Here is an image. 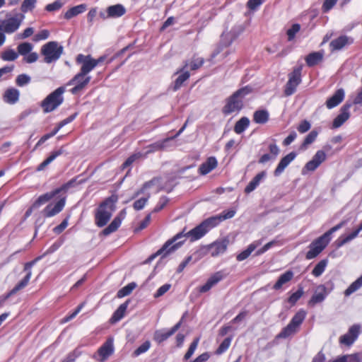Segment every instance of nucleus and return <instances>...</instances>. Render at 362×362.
<instances>
[{
	"label": "nucleus",
	"mask_w": 362,
	"mask_h": 362,
	"mask_svg": "<svg viewBox=\"0 0 362 362\" xmlns=\"http://www.w3.org/2000/svg\"><path fill=\"white\" fill-rule=\"evenodd\" d=\"M25 16L22 13L7 14L6 19L0 23V30L6 34H12L20 28Z\"/></svg>",
	"instance_id": "8"
},
{
	"label": "nucleus",
	"mask_w": 362,
	"mask_h": 362,
	"mask_svg": "<svg viewBox=\"0 0 362 362\" xmlns=\"http://www.w3.org/2000/svg\"><path fill=\"white\" fill-rule=\"evenodd\" d=\"M218 162L215 157L211 156L203 163L199 168V171L202 175H206L217 167Z\"/></svg>",
	"instance_id": "32"
},
{
	"label": "nucleus",
	"mask_w": 362,
	"mask_h": 362,
	"mask_svg": "<svg viewBox=\"0 0 362 362\" xmlns=\"http://www.w3.org/2000/svg\"><path fill=\"white\" fill-rule=\"evenodd\" d=\"M199 342V338L197 337L193 340V341L191 343L187 351L184 356V360L187 361L191 358V356L194 354L196 349L197 348V346Z\"/></svg>",
	"instance_id": "50"
},
{
	"label": "nucleus",
	"mask_w": 362,
	"mask_h": 362,
	"mask_svg": "<svg viewBox=\"0 0 362 362\" xmlns=\"http://www.w3.org/2000/svg\"><path fill=\"white\" fill-rule=\"evenodd\" d=\"M66 203V197L60 199L56 204H48L42 211L45 217H52L61 212Z\"/></svg>",
	"instance_id": "19"
},
{
	"label": "nucleus",
	"mask_w": 362,
	"mask_h": 362,
	"mask_svg": "<svg viewBox=\"0 0 362 362\" xmlns=\"http://www.w3.org/2000/svg\"><path fill=\"white\" fill-rule=\"evenodd\" d=\"M324 57L323 51L321 52H315L309 54L306 58L305 62L308 66H313L320 62L322 61Z\"/></svg>",
	"instance_id": "35"
},
{
	"label": "nucleus",
	"mask_w": 362,
	"mask_h": 362,
	"mask_svg": "<svg viewBox=\"0 0 362 362\" xmlns=\"http://www.w3.org/2000/svg\"><path fill=\"white\" fill-rule=\"evenodd\" d=\"M64 92L65 88L61 86L48 95L42 102L44 112H50L57 108L64 101L63 93Z\"/></svg>",
	"instance_id": "7"
},
{
	"label": "nucleus",
	"mask_w": 362,
	"mask_h": 362,
	"mask_svg": "<svg viewBox=\"0 0 362 362\" xmlns=\"http://www.w3.org/2000/svg\"><path fill=\"white\" fill-rule=\"evenodd\" d=\"M186 127H187V122H185L184 124V125L182 127V128L177 132V134L174 136L166 138V139H163V141H156V142L149 145L147 147L148 150L146 151V153H151L158 151H162V150H164L165 148H166L168 146V143L170 142V141L175 139L179 135H180L182 134V132L185 130Z\"/></svg>",
	"instance_id": "15"
},
{
	"label": "nucleus",
	"mask_w": 362,
	"mask_h": 362,
	"mask_svg": "<svg viewBox=\"0 0 362 362\" xmlns=\"http://www.w3.org/2000/svg\"><path fill=\"white\" fill-rule=\"evenodd\" d=\"M361 358L358 354H346L338 356L329 362H360Z\"/></svg>",
	"instance_id": "42"
},
{
	"label": "nucleus",
	"mask_w": 362,
	"mask_h": 362,
	"mask_svg": "<svg viewBox=\"0 0 362 362\" xmlns=\"http://www.w3.org/2000/svg\"><path fill=\"white\" fill-rule=\"evenodd\" d=\"M118 200L116 194H112L103 202L95 214V223L98 227L105 226L115 210V203Z\"/></svg>",
	"instance_id": "2"
},
{
	"label": "nucleus",
	"mask_w": 362,
	"mask_h": 362,
	"mask_svg": "<svg viewBox=\"0 0 362 362\" xmlns=\"http://www.w3.org/2000/svg\"><path fill=\"white\" fill-rule=\"evenodd\" d=\"M81 64L80 71L76 74L67 83L66 86L75 85L70 92L72 94H76L85 88L90 81L91 77L88 74L91 71L83 63H77Z\"/></svg>",
	"instance_id": "4"
},
{
	"label": "nucleus",
	"mask_w": 362,
	"mask_h": 362,
	"mask_svg": "<svg viewBox=\"0 0 362 362\" xmlns=\"http://www.w3.org/2000/svg\"><path fill=\"white\" fill-rule=\"evenodd\" d=\"M223 275L222 272H218L212 275L206 281V283L199 288L201 293H205L209 291L214 285L222 280Z\"/></svg>",
	"instance_id": "27"
},
{
	"label": "nucleus",
	"mask_w": 362,
	"mask_h": 362,
	"mask_svg": "<svg viewBox=\"0 0 362 362\" xmlns=\"http://www.w3.org/2000/svg\"><path fill=\"white\" fill-rule=\"evenodd\" d=\"M223 275L222 272H218L212 275L206 281V283L199 288L201 293H205L209 291L214 285L222 280Z\"/></svg>",
	"instance_id": "28"
},
{
	"label": "nucleus",
	"mask_w": 362,
	"mask_h": 362,
	"mask_svg": "<svg viewBox=\"0 0 362 362\" xmlns=\"http://www.w3.org/2000/svg\"><path fill=\"white\" fill-rule=\"evenodd\" d=\"M30 81V77L27 74H20L17 76L16 83L18 86H23Z\"/></svg>",
	"instance_id": "58"
},
{
	"label": "nucleus",
	"mask_w": 362,
	"mask_h": 362,
	"mask_svg": "<svg viewBox=\"0 0 362 362\" xmlns=\"http://www.w3.org/2000/svg\"><path fill=\"white\" fill-rule=\"evenodd\" d=\"M124 212L122 211L120 213V214L118 215L117 216H116L113 219V221L110 223V224L103 230L102 233L104 235L107 236V235H109L110 234L115 232L120 226V225L122 223V220L124 218Z\"/></svg>",
	"instance_id": "31"
},
{
	"label": "nucleus",
	"mask_w": 362,
	"mask_h": 362,
	"mask_svg": "<svg viewBox=\"0 0 362 362\" xmlns=\"http://www.w3.org/2000/svg\"><path fill=\"white\" fill-rule=\"evenodd\" d=\"M75 180H71L66 184L63 185L61 187L40 195L37 199V200L33 203V208H39L41 205L48 202L49 200H51L53 197H54L62 191H66L70 187H74L75 185Z\"/></svg>",
	"instance_id": "9"
},
{
	"label": "nucleus",
	"mask_w": 362,
	"mask_h": 362,
	"mask_svg": "<svg viewBox=\"0 0 362 362\" xmlns=\"http://www.w3.org/2000/svg\"><path fill=\"white\" fill-rule=\"evenodd\" d=\"M20 92L18 89L10 88L5 90L3 95V100L5 103L13 105L19 100Z\"/></svg>",
	"instance_id": "30"
},
{
	"label": "nucleus",
	"mask_w": 362,
	"mask_h": 362,
	"mask_svg": "<svg viewBox=\"0 0 362 362\" xmlns=\"http://www.w3.org/2000/svg\"><path fill=\"white\" fill-rule=\"evenodd\" d=\"M354 39L347 35H341L332 40L329 43V47L332 52L338 51L347 45L353 44Z\"/></svg>",
	"instance_id": "20"
},
{
	"label": "nucleus",
	"mask_w": 362,
	"mask_h": 362,
	"mask_svg": "<svg viewBox=\"0 0 362 362\" xmlns=\"http://www.w3.org/2000/svg\"><path fill=\"white\" fill-rule=\"evenodd\" d=\"M251 88L248 86H245L235 91L227 99L226 103L223 108V113L229 115L232 112L240 111L243 106V98L249 94Z\"/></svg>",
	"instance_id": "3"
},
{
	"label": "nucleus",
	"mask_w": 362,
	"mask_h": 362,
	"mask_svg": "<svg viewBox=\"0 0 362 362\" xmlns=\"http://www.w3.org/2000/svg\"><path fill=\"white\" fill-rule=\"evenodd\" d=\"M262 243V240H258L254 241L252 243L248 245L246 250L241 252L240 254H238L236 257V259L238 261L241 262L245 259H246L251 253L258 247Z\"/></svg>",
	"instance_id": "34"
},
{
	"label": "nucleus",
	"mask_w": 362,
	"mask_h": 362,
	"mask_svg": "<svg viewBox=\"0 0 362 362\" xmlns=\"http://www.w3.org/2000/svg\"><path fill=\"white\" fill-rule=\"evenodd\" d=\"M86 10V6L85 4H80L76 6H74L69 9L64 14V18L67 20L72 18L85 12Z\"/></svg>",
	"instance_id": "40"
},
{
	"label": "nucleus",
	"mask_w": 362,
	"mask_h": 362,
	"mask_svg": "<svg viewBox=\"0 0 362 362\" xmlns=\"http://www.w3.org/2000/svg\"><path fill=\"white\" fill-rule=\"evenodd\" d=\"M151 347V342L149 341H146L141 345H140L134 351V356H138L141 354L146 352Z\"/></svg>",
	"instance_id": "57"
},
{
	"label": "nucleus",
	"mask_w": 362,
	"mask_h": 362,
	"mask_svg": "<svg viewBox=\"0 0 362 362\" xmlns=\"http://www.w3.org/2000/svg\"><path fill=\"white\" fill-rule=\"evenodd\" d=\"M317 133L315 131L310 132L305 138L303 143V146L305 147L308 145L312 144L317 138Z\"/></svg>",
	"instance_id": "60"
},
{
	"label": "nucleus",
	"mask_w": 362,
	"mask_h": 362,
	"mask_svg": "<svg viewBox=\"0 0 362 362\" xmlns=\"http://www.w3.org/2000/svg\"><path fill=\"white\" fill-rule=\"evenodd\" d=\"M354 238H356L355 234H353L352 233L345 237L341 236L336 241L337 247H341L344 245H345L347 243L350 242L351 240H354Z\"/></svg>",
	"instance_id": "54"
},
{
	"label": "nucleus",
	"mask_w": 362,
	"mask_h": 362,
	"mask_svg": "<svg viewBox=\"0 0 362 362\" xmlns=\"http://www.w3.org/2000/svg\"><path fill=\"white\" fill-rule=\"evenodd\" d=\"M306 317V312L298 310L292 317L290 322L276 336L277 338L286 339L296 334Z\"/></svg>",
	"instance_id": "6"
},
{
	"label": "nucleus",
	"mask_w": 362,
	"mask_h": 362,
	"mask_svg": "<svg viewBox=\"0 0 362 362\" xmlns=\"http://www.w3.org/2000/svg\"><path fill=\"white\" fill-rule=\"evenodd\" d=\"M327 264V259H322L314 267L312 271V274L313 276L318 277L320 276L325 270V268Z\"/></svg>",
	"instance_id": "46"
},
{
	"label": "nucleus",
	"mask_w": 362,
	"mask_h": 362,
	"mask_svg": "<svg viewBox=\"0 0 362 362\" xmlns=\"http://www.w3.org/2000/svg\"><path fill=\"white\" fill-rule=\"evenodd\" d=\"M187 69L188 63L185 62V65L176 71L175 74H179V76L175 79L173 87L174 91H176L178 89H180L181 86L183 85L184 82L189 79L190 74L187 71Z\"/></svg>",
	"instance_id": "22"
},
{
	"label": "nucleus",
	"mask_w": 362,
	"mask_h": 362,
	"mask_svg": "<svg viewBox=\"0 0 362 362\" xmlns=\"http://www.w3.org/2000/svg\"><path fill=\"white\" fill-rule=\"evenodd\" d=\"M136 284L134 282L129 283L122 288L118 291L117 296L118 298H123L129 295L132 291L136 288Z\"/></svg>",
	"instance_id": "48"
},
{
	"label": "nucleus",
	"mask_w": 362,
	"mask_h": 362,
	"mask_svg": "<svg viewBox=\"0 0 362 362\" xmlns=\"http://www.w3.org/2000/svg\"><path fill=\"white\" fill-rule=\"evenodd\" d=\"M301 67H296L288 76V81L286 84L284 93L289 96L293 94L297 86L301 82Z\"/></svg>",
	"instance_id": "10"
},
{
	"label": "nucleus",
	"mask_w": 362,
	"mask_h": 362,
	"mask_svg": "<svg viewBox=\"0 0 362 362\" xmlns=\"http://www.w3.org/2000/svg\"><path fill=\"white\" fill-rule=\"evenodd\" d=\"M328 295L327 288L325 285H319L316 287L313 295L308 301V305L314 306L315 304L322 303Z\"/></svg>",
	"instance_id": "21"
},
{
	"label": "nucleus",
	"mask_w": 362,
	"mask_h": 362,
	"mask_svg": "<svg viewBox=\"0 0 362 362\" xmlns=\"http://www.w3.org/2000/svg\"><path fill=\"white\" fill-rule=\"evenodd\" d=\"M65 152L64 146H62L57 151L51 153L49 156L41 163L37 168V171L43 170L49 163H51L56 158L62 155Z\"/></svg>",
	"instance_id": "33"
},
{
	"label": "nucleus",
	"mask_w": 362,
	"mask_h": 362,
	"mask_svg": "<svg viewBox=\"0 0 362 362\" xmlns=\"http://www.w3.org/2000/svg\"><path fill=\"white\" fill-rule=\"evenodd\" d=\"M114 352L113 339H108L98 349L93 358L99 361H105Z\"/></svg>",
	"instance_id": "12"
},
{
	"label": "nucleus",
	"mask_w": 362,
	"mask_h": 362,
	"mask_svg": "<svg viewBox=\"0 0 362 362\" xmlns=\"http://www.w3.org/2000/svg\"><path fill=\"white\" fill-rule=\"evenodd\" d=\"M223 275L222 272H218L212 275L206 281V283L199 288L201 293H205L209 291L214 285L222 280Z\"/></svg>",
	"instance_id": "29"
},
{
	"label": "nucleus",
	"mask_w": 362,
	"mask_h": 362,
	"mask_svg": "<svg viewBox=\"0 0 362 362\" xmlns=\"http://www.w3.org/2000/svg\"><path fill=\"white\" fill-rule=\"evenodd\" d=\"M232 339L231 337L226 338L220 344L218 348L216 351V354L221 355L228 350L229 348Z\"/></svg>",
	"instance_id": "51"
},
{
	"label": "nucleus",
	"mask_w": 362,
	"mask_h": 362,
	"mask_svg": "<svg viewBox=\"0 0 362 362\" xmlns=\"http://www.w3.org/2000/svg\"><path fill=\"white\" fill-rule=\"evenodd\" d=\"M38 57H39V56H38L37 53L30 52V53H28V54H26L24 57L23 60L26 63L31 64V63L35 62L38 59Z\"/></svg>",
	"instance_id": "64"
},
{
	"label": "nucleus",
	"mask_w": 362,
	"mask_h": 362,
	"mask_svg": "<svg viewBox=\"0 0 362 362\" xmlns=\"http://www.w3.org/2000/svg\"><path fill=\"white\" fill-rule=\"evenodd\" d=\"M344 98V90L338 89L334 94L329 98L326 101V107L328 109H332L340 104Z\"/></svg>",
	"instance_id": "26"
},
{
	"label": "nucleus",
	"mask_w": 362,
	"mask_h": 362,
	"mask_svg": "<svg viewBox=\"0 0 362 362\" xmlns=\"http://www.w3.org/2000/svg\"><path fill=\"white\" fill-rule=\"evenodd\" d=\"M204 59L199 57H194L190 62L186 61L188 63V68L191 70H197L200 68L204 64Z\"/></svg>",
	"instance_id": "52"
},
{
	"label": "nucleus",
	"mask_w": 362,
	"mask_h": 362,
	"mask_svg": "<svg viewBox=\"0 0 362 362\" xmlns=\"http://www.w3.org/2000/svg\"><path fill=\"white\" fill-rule=\"evenodd\" d=\"M18 57V54L12 49L5 50L1 53V58L4 61L11 62L16 60Z\"/></svg>",
	"instance_id": "49"
},
{
	"label": "nucleus",
	"mask_w": 362,
	"mask_h": 362,
	"mask_svg": "<svg viewBox=\"0 0 362 362\" xmlns=\"http://www.w3.org/2000/svg\"><path fill=\"white\" fill-rule=\"evenodd\" d=\"M327 156L325 151L319 150L313 157L312 160L308 161L303 169V173L305 174V171H314L315 170L321 163L326 160Z\"/></svg>",
	"instance_id": "16"
},
{
	"label": "nucleus",
	"mask_w": 362,
	"mask_h": 362,
	"mask_svg": "<svg viewBox=\"0 0 362 362\" xmlns=\"http://www.w3.org/2000/svg\"><path fill=\"white\" fill-rule=\"evenodd\" d=\"M328 243L321 237L313 240L308 246L309 250L305 255L307 259H312L317 257L323 250L327 247Z\"/></svg>",
	"instance_id": "13"
},
{
	"label": "nucleus",
	"mask_w": 362,
	"mask_h": 362,
	"mask_svg": "<svg viewBox=\"0 0 362 362\" xmlns=\"http://www.w3.org/2000/svg\"><path fill=\"white\" fill-rule=\"evenodd\" d=\"M171 285L169 284H165L163 286H161L156 291V293L154 294L155 298H159L164 295L167 291H169Z\"/></svg>",
	"instance_id": "63"
},
{
	"label": "nucleus",
	"mask_w": 362,
	"mask_h": 362,
	"mask_svg": "<svg viewBox=\"0 0 362 362\" xmlns=\"http://www.w3.org/2000/svg\"><path fill=\"white\" fill-rule=\"evenodd\" d=\"M128 303L125 302L121 304L119 308L115 310L110 320L112 322H116L120 320L124 315L125 311L127 308Z\"/></svg>",
	"instance_id": "43"
},
{
	"label": "nucleus",
	"mask_w": 362,
	"mask_h": 362,
	"mask_svg": "<svg viewBox=\"0 0 362 362\" xmlns=\"http://www.w3.org/2000/svg\"><path fill=\"white\" fill-rule=\"evenodd\" d=\"M211 217H209L188 232H185V230H183L182 232L175 235L172 239L168 240L156 253L149 257V260L154 259L156 256L160 255H162L163 257H165L168 255L175 252L184 243L185 238H189L191 242L202 238L210 230L216 227Z\"/></svg>",
	"instance_id": "1"
},
{
	"label": "nucleus",
	"mask_w": 362,
	"mask_h": 362,
	"mask_svg": "<svg viewBox=\"0 0 362 362\" xmlns=\"http://www.w3.org/2000/svg\"><path fill=\"white\" fill-rule=\"evenodd\" d=\"M296 157V153L294 152H291L282 158L274 172V175L279 176L284 172L285 168L295 159Z\"/></svg>",
	"instance_id": "25"
},
{
	"label": "nucleus",
	"mask_w": 362,
	"mask_h": 362,
	"mask_svg": "<svg viewBox=\"0 0 362 362\" xmlns=\"http://www.w3.org/2000/svg\"><path fill=\"white\" fill-rule=\"evenodd\" d=\"M62 2L59 0H57L52 4H47L45 7V9L49 12H52L59 10L62 7Z\"/></svg>",
	"instance_id": "59"
},
{
	"label": "nucleus",
	"mask_w": 362,
	"mask_h": 362,
	"mask_svg": "<svg viewBox=\"0 0 362 362\" xmlns=\"http://www.w3.org/2000/svg\"><path fill=\"white\" fill-rule=\"evenodd\" d=\"M266 176V173L262 171L257 175L249 182L245 188V192L249 194L256 189L259 185L261 180Z\"/></svg>",
	"instance_id": "36"
},
{
	"label": "nucleus",
	"mask_w": 362,
	"mask_h": 362,
	"mask_svg": "<svg viewBox=\"0 0 362 362\" xmlns=\"http://www.w3.org/2000/svg\"><path fill=\"white\" fill-rule=\"evenodd\" d=\"M107 12L110 18H119L125 13L126 9L122 5L116 4L107 7Z\"/></svg>",
	"instance_id": "38"
},
{
	"label": "nucleus",
	"mask_w": 362,
	"mask_h": 362,
	"mask_svg": "<svg viewBox=\"0 0 362 362\" xmlns=\"http://www.w3.org/2000/svg\"><path fill=\"white\" fill-rule=\"evenodd\" d=\"M36 260H33L29 262H27L24 266V270L27 272L25 276L13 288L11 289L6 296L5 299L8 298L10 296L16 294L19 291L25 288L31 278L32 271L31 268L34 265Z\"/></svg>",
	"instance_id": "11"
},
{
	"label": "nucleus",
	"mask_w": 362,
	"mask_h": 362,
	"mask_svg": "<svg viewBox=\"0 0 362 362\" xmlns=\"http://www.w3.org/2000/svg\"><path fill=\"white\" fill-rule=\"evenodd\" d=\"M49 32L47 30H42L34 36L33 40L35 42L44 40L49 37Z\"/></svg>",
	"instance_id": "62"
},
{
	"label": "nucleus",
	"mask_w": 362,
	"mask_h": 362,
	"mask_svg": "<svg viewBox=\"0 0 362 362\" xmlns=\"http://www.w3.org/2000/svg\"><path fill=\"white\" fill-rule=\"evenodd\" d=\"M361 332V327L359 325H354L349 329L346 334L339 337V343L350 346L357 339Z\"/></svg>",
	"instance_id": "14"
},
{
	"label": "nucleus",
	"mask_w": 362,
	"mask_h": 362,
	"mask_svg": "<svg viewBox=\"0 0 362 362\" xmlns=\"http://www.w3.org/2000/svg\"><path fill=\"white\" fill-rule=\"evenodd\" d=\"M253 120L257 124H265L269 120V113L267 110H261L255 112Z\"/></svg>",
	"instance_id": "41"
},
{
	"label": "nucleus",
	"mask_w": 362,
	"mask_h": 362,
	"mask_svg": "<svg viewBox=\"0 0 362 362\" xmlns=\"http://www.w3.org/2000/svg\"><path fill=\"white\" fill-rule=\"evenodd\" d=\"M304 293L303 288H299L298 290L291 294V296L288 298V301L291 305H295L296 302L303 296Z\"/></svg>",
	"instance_id": "56"
},
{
	"label": "nucleus",
	"mask_w": 362,
	"mask_h": 362,
	"mask_svg": "<svg viewBox=\"0 0 362 362\" xmlns=\"http://www.w3.org/2000/svg\"><path fill=\"white\" fill-rule=\"evenodd\" d=\"M58 132V129H54L52 132L45 134L43 136H42L40 140L37 141V143L35 145V148H36L37 146L42 144L44 142H45L47 139H50L51 137L54 136Z\"/></svg>",
	"instance_id": "61"
},
{
	"label": "nucleus",
	"mask_w": 362,
	"mask_h": 362,
	"mask_svg": "<svg viewBox=\"0 0 362 362\" xmlns=\"http://www.w3.org/2000/svg\"><path fill=\"white\" fill-rule=\"evenodd\" d=\"M228 241L222 240L216 241L209 246V252L212 257H216L224 253L227 249Z\"/></svg>",
	"instance_id": "23"
},
{
	"label": "nucleus",
	"mask_w": 362,
	"mask_h": 362,
	"mask_svg": "<svg viewBox=\"0 0 362 362\" xmlns=\"http://www.w3.org/2000/svg\"><path fill=\"white\" fill-rule=\"evenodd\" d=\"M362 286V275L354 281L344 291V295L349 296Z\"/></svg>",
	"instance_id": "45"
},
{
	"label": "nucleus",
	"mask_w": 362,
	"mask_h": 362,
	"mask_svg": "<svg viewBox=\"0 0 362 362\" xmlns=\"http://www.w3.org/2000/svg\"><path fill=\"white\" fill-rule=\"evenodd\" d=\"M349 105H345L341 108L340 113L337 116V117L333 121V128L336 129L340 127L349 118Z\"/></svg>",
	"instance_id": "24"
},
{
	"label": "nucleus",
	"mask_w": 362,
	"mask_h": 362,
	"mask_svg": "<svg viewBox=\"0 0 362 362\" xmlns=\"http://www.w3.org/2000/svg\"><path fill=\"white\" fill-rule=\"evenodd\" d=\"M64 47L56 41H50L42 46L40 53L44 56V62L51 64L57 62L63 54Z\"/></svg>",
	"instance_id": "5"
},
{
	"label": "nucleus",
	"mask_w": 362,
	"mask_h": 362,
	"mask_svg": "<svg viewBox=\"0 0 362 362\" xmlns=\"http://www.w3.org/2000/svg\"><path fill=\"white\" fill-rule=\"evenodd\" d=\"M300 29V24H298V23L293 24L291 26V28H289L286 32V34L288 35V41L293 40L294 39L296 33L299 32Z\"/></svg>",
	"instance_id": "55"
},
{
	"label": "nucleus",
	"mask_w": 362,
	"mask_h": 362,
	"mask_svg": "<svg viewBox=\"0 0 362 362\" xmlns=\"http://www.w3.org/2000/svg\"><path fill=\"white\" fill-rule=\"evenodd\" d=\"M293 277V273L291 271H287L281 274L278 279L277 281L274 285L273 288L275 290L280 289L282 286L290 281Z\"/></svg>",
	"instance_id": "39"
},
{
	"label": "nucleus",
	"mask_w": 362,
	"mask_h": 362,
	"mask_svg": "<svg viewBox=\"0 0 362 362\" xmlns=\"http://www.w3.org/2000/svg\"><path fill=\"white\" fill-rule=\"evenodd\" d=\"M235 214V211L230 209L228 211H224L219 215L211 216V218L214 221L213 223H214L215 226H217L223 221L233 218Z\"/></svg>",
	"instance_id": "37"
},
{
	"label": "nucleus",
	"mask_w": 362,
	"mask_h": 362,
	"mask_svg": "<svg viewBox=\"0 0 362 362\" xmlns=\"http://www.w3.org/2000/svg\"><path fill=\"white\" fill-rule=\"evenodd\" d=\"M184 315L181 320L175 325H174L169 331L165 332L163 330H157L154 333L153 339L155 341H156L158 343H161L164 341H165L167 339H168L170 337L173 335L181 327L182 323L183 322Z\"/></svg>",
	"instance_id": "18"
},
{
	"label": "nucleus",
	"mask_w": 362,
	"mask_h": 362,
	"mask_svg": "<svg viewBox=\"0 0 362 362\" xmlns=\"http://www.w3.org/2000/svg\"><path fill=\"white\" fill-rule=\"evenodd\" d=\"M37 0H24L21 4V10L23 13L32 11L35 6Z\"/></svg>",
	"instance_id": "53"
},
{
	"label": "nucleus",
	"mask_w": 362,
	"mask_h": 362,
	"mask_svg": "<svg viewBox=\"0 0 362 362\" xmlns=\"http://www.w3.org/2000/svg\"><path fill=\"white\" fill-rule=\"evenodd\" d=\"M33 49V45L30 42H22L17 47L18 54L25 56Z\"/></svg>",
	"instance_id": "47"
},
{
	"label": "nucleus",
	"mask_w": 362,
	"mask_h": 362,
	"mask_svg": "<svg viewBox=\"0 0 362 362\" xmlns=\"http://www.w3.org/2000/svg\"><path fill=\"white\" fill-rule=\"evenodd\" d=\"M249 124V119L246 117H243L235 123L234 131L237 134H241L248 127Z\"/></svg>",
	"instance_id": "44"
},
{
	"label": "nucleus",
	"mask_w": 362,
	"mask_h": 362,
	"mask_svg": "<svg viewBox=\"0 0 362 362\" xmlns=\"http://www.w3.org/2000/svg\"><path fill=\"white\" fill-rule=\"evenodd\" d=\"M105 59V56H101L98 59H93L90 54L84 55L83 54H79L76 58V62L83 63L90 71H92L98 64L103 62Z\"/></svg>",
	"instance_id": "17"
}]
</instances>
